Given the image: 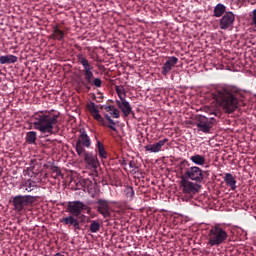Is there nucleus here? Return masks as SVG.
Here are the masks:
<instances>
[{
  "label": "nucleus",
  "mask_w": 256,
  "mask_h": 256,
  "mask_svg": "<svg viewBox=\"0 0 256 256\" xmlns=\"http://www.w3.org/2000/svg\"><path fill=\"white\" fill-rule=\"evenodd\" d=\"M214 98L225 113L228 114L245 105L243 102L245 100V92L233 85H222L216 88Z\"/></svg>",
  "instance_id": "f257e3e1"
},
{
  "label": "nucleus",
  "mask_w": 256,
  "mask_h": 256,
  "mask_svg": "<svg viewBox=\"0 0 256 256\" xmlns=\"http://www.w3.org/2000/svg\"><path fill=\"white\" fill-rule=\"evenodd\" d=\"M59 114L53 112H36L32 116V125L34 129L40 131L45 137L55 133V126L59 123Z\"/></svg>",
  "instance_id": "f03ea898"
},
{
  "label": "nucleus",
  "mask_w": 256,
  "mask_h": 256,
  "mask_svg": "<svg viewBox=\"0 0 256 256\" xmlns=\"http://www.w3.org/2000/svg\"><path fill=\"white\" fill-rule=\"evenodd\" d=\"M179 169L181 173V177H185L189 181H194L195 183H203L205 179V175L203 174V170L199 168V166L190 167L189 161L182 160L179 163Z\"/></svg>",
  "instance_id": "7ed1b4c3"
},
{
  "label": "nucleus",
  "mask_w": 256,
  "mask_h": 256,
  "mask_svg": "<svg viewBox=\"0 0 256 256\" xmlns=\"http://www.w3.org/2000/svg\"><path fill=\"white\" fill-rule=\"evenodd\" d=\"M228 238L229 234L225 228H223L220 224H216L208 231L207 245L209 247H219V245H223Z\"/></svg>",
  "instance_id": "20e7f679"
},
{
  "label": "nucleus",
  "mask_w": 256,
  "mask_h": 256,
  "mask_svg": "<svg viewBox=\"0 0 256 256\" xmlns=\"http://www.w3.org/2000/svg\"><path fill=\"white\" fill-rule=\"evenodd\" d=\"M37 201V196L17 195L12 199V205L16 213H27L31 211L33 204Z\"/></svg>",
  "instance_id": "39448f33"
},
{
  "label": "nucleus",
  "mask_w": 256,
  "mask_h": 256,
  "mask_svg": "<svg viewBox=\"0 0 256 256\" xmlns=\"http://www.w3.org/2000/svg\"><path fill=\"white\" fill-rule=\"evenodd\" d=\"M85 147L86 149H89V147H91V138L89 137V135H87V132L83 130L80 132V135L78 136L75 145V150L79 157H81L83 153H85Z\"/></svg>",
  "instance_id": "423d86ee"
},
{
  "label": "nucleus",
  "mask_w": 256,
  "mask_h": 256,
  "mask_svg": "<svg viewBox=\"0 0 256 256\" xmlns=\"http://www.w3.org/2000/svg\"><path fill=\"white\" fill-rule=\"evenodd\" d=\"M180 185L184 195H189L190 197L199 193V189H201V185L197 184V182H191L185 177H181Z\"/></svg>",
  "instance_id": "0eeeda50"
},
{
  "label": "nucleus",
  "mask_w": 256,
  "mask_h": 256,
  "mask_svg": "<svg viewBox=\"0 0 256 256\" xmlns=\"http://www.w3.org/2000/svg\"><path fill=\"white\" fill-rule=\"evenodd\" d=\"M97 212L102 215L104 219L111 218V202L106 199H98L96 201Z\"/></svg>",
  "instance_id": "6e6552de"
},
{
  "label": "nucleus",
  "mask_w": 256,
  "mask_h": 256,
  "mask_svg": "<svg viewBox=\"0 0 256 256\" xmlns=\"http://www.w3.org/2000/svg\"><path fill=\"white\" fill-rule=\"evenodd\" d=\"M214 123L215 118H207L200 115L196 121V126L199 128V131H202V133H210L211 129H213Z\"/></svg>",
  "instance_id": "1a4fd4ad"
},
{
  "label": "nucleus",
  "mask_w": 256,
  "mask_h": 256,
  "mask_svg": "<svg viewBox=\"0 0 256 256\" xmlns=\"http://www.w3.org/2000/svg\"><path fill=\"white\" fill-rule=\"evenodd\" d=\"M83 209H87V204L79 200L68 202L67 212L74 217H79L83 213Z\"/></svg>",
  "instance_id": "9d476101"
},
{
  "label": "nucleus",
  "mask_w": 256,
  "mask_h": 256,
  "mask_svg": "<svg viewBox=\"0 0 256 256\" xmlns=\"http://www.w3.org/2000/svg\"><path fill=\"white\" fill-rule=\"evenodd\" d=\"M234 23H235V14H233V12H225L219 21V27L223 31H226V29H229V27H233Z\"/></svg>",
  "instance_id": "9b49d317"
},
{
  "label": "nucleus",
  "mask_w": 256,
  "mask_h": 256,
  "mask_svg": "<svg viewBox=\"0 0 256 256\" xmlns=\"http://www.w3.org/2000/svg\"><path fill=\"white\" fill-rule=\"evenodd\" d=\"M177 63H179V58L175 56L168 57L161 67V74L164 75V77H167L171 71H173V67H175Z\"/></svg>",
  "instance_id": "f8f14e48"
},
{
  "label": "nucleus",
  "mask_w": 256,
  "mask_h": 256,
  "mask_svg": "<svg viewBox=\"0 0 256 256\" xmlns=\"http://www.w3.org/2000/svg\"><path fill=\"white\" fill-rule=\"evenodd\" d=\"M116 105L122 111L124 117H129L130 115L135 117V112H133V108L127 99L122 98V100H116Z\"/></svg>",
  "instance_id": "ddd939ff"
},
{
  "label": "nucleus",
  "mask_w": 256,
  "mask_h": 256,
  "mask_svg": "<svg viewBox=\"0 0 256 256\" xmlns=\"http://www.w3.org/2000/svg\"><path fill=\"white\" fill-rule=\"evenodd\" d=\"M77 216H67L60 219V223L66 225L67 227H72L74 231H81V223L79 219L76 218Z\"/></svg>",
  "instance_id": "4468645a"
},
{
  "label": "nucleus",
  "mask_w": 256,
  "mask_h": 256,
  "mask_svg": "<svg viewBox=\"0 0 256 256\" xmlns=\"http://www.w3.org/2000/svg\"><path fill=\"white\" fill-rule=\"evenodd\" d=\"M82 155L84 157V163H86L88 167H91L92 169H97V167H99V159H97V154H94L93 152H86V150H84Z\"/></svg>",
  "instance_id": "2eb2a0df"
},
{
  "label": "nucleus",
  "mask_w": 256,
  "mask_h": 256,
  "mask_svg": "<svg viewBox=\"0 0 256 256\" xmlns=\"http://www.w3.org/2000/svg\"><path fill=\"white\" fill-rule=\"evenodd\" d=\"M169 139L164 138L163 140L158 141L154 144H148L144 146L145 151H148L149 153H159L161 149L164 147L165 143H168Z\"/></svg>",
  "instance_id": "dca6fc26"
},
{
  "label": "nucleus",
  "mask_w": 256,
  "mask_h": 256,
  "mask_svg": "<svg viewBox=\"0 0 256 256\" xmlns=\"http://www.w3.org/2000/svg\"><path fill=\"white\" fill-rule=\"evenodd\" d=\"M49 39H53L54 41H63L65 39V31L59 29V24L53 26L52 35Z\"/></svg>",
  "instance_id": "f3484780"
},
{
  "label": "nucleus",
  "mask_w": 256,
  "mask_h": 256,
  "mask_svg": "<svg viewBox=\"0 0 256 256\" xmlns=\"http://www.w3.org/2000/svg\"><path fill=\"white\" fill-rule=\"evenodd\" d=\"M83 73H84V81L82 82V85H84V87L88 91H91V85L93 84V80L95 79L93 70H89Z\"/></svg>",
  "instance_id": "a211bd4d"
},
{
  "label": "nucleus",
  "mask_w": 256,
  "mask_h": 256,
  "mask_svg": "<svg viewBox=\"0 0 256 256\" xmlns=\"http://www.w3.org/2000/svg\"><path fill=\"white\" fill-rule=\"evenodd\" d=\"M224 183H226L227 187H230L231 191H235L237 189V180L231 173H226L224 175Z\"/></svg>",
  "instance_id": "6ab92c4d"
},
{
  "label": "nucleus",
  "mask_w": 256,
  "mask_h": 256,
  "mask_svg": "<svg viewBox=\"0 0 256 256\" xmlns=\"http://www.w3.org/2000/svg\"><path fill=\"white\" fill-rule=\"evenodd\" d=\"M78 59V63H80V65H82L83 67V73L87 72V71H93V66L91 65V63H89V60H87V58H85V56H83V54H79L77 56Z\"/></svg>",
  "instance_id": "aec40b11"
},
{
  "label": "nucleus",
  "mask_w": 256,
  "mask_h": 256,
  "mask_svg": "<svg viewBox=\"0 0 256 256\" xmlns=\"http://www.w3.org/2000/svg\"><path fill=\"white\" fill-rule=\"evenodd\" d=\"M102 109H104L106 113H109L114 119H119V117H121V112L113 105H104L102 106Z\"/></svg>",
  "instance_id": "412c9836"
},
{
  "label": "nucleus",
  "mask_w": 256,
  "mask_h": 256,
  "mask_svg": "<svg viewBox=\"0 0 256 256\" xmlns=\"http://www.w3.org/2000/svg\"><path fill=\"white\" fill-rule=\"evenodd\" d=\"M95 139H96V150L99 157L101 159H107V157H109V154L107 153V150H105V145L102 144L100 140H97V137H95Z\"/></svg>",
  "instance_id": "4be33fe9"
},
{
  "label": "nucleus",
  "mask_w": 256,
  "mask_h": 256,
  "mask_svg": "<svg viewBox=\"0 0 256 256\" xmlns=\"http://www.w3.org/2000/svg\"><path fill=\"white\" fill-rule=\"evenodd\" d=\"M17 60V56L12 54L0 56V65H11L17 63Z\"/></svg>",
  "instance_id": "5701e85b"
},
{
  "label": "nucleus",
  "mask_w": 256,
  "mask_h": 256,
  "mask_svg": "<svg viewBox=\"0 0 256 256\" xmlns=\"http://www.w3.org/2000/svg\"><path fill=\"white\" fill-rule=\"evenodd\" d=\"M106 121H108V123H110V125H107L108 129H111V137H117V128L115 127V121L113 119H111V116H109V114H105L104 115Z\"/></svg>",
  "instance_id": "b1692460"
},
{
  "label": "nucleus",
  "mask_w": 256,
  "mask_h": 256,
  "mask_svg": "<svg viewBox=\"0 0 256 256\" xmlns=\"http://www.w3.org/2000/svg\"><path fill=\"white\" fill-rule=\"evenodd\" d=\"M225 11H227V7L225 5L221 3L217 4L213 10L214 17H223L226 13Z\"/></svg>",
  "instance_id": "393cba45"
},
{
  "label": "nucleus",
  "mask_w": 256,
  "mask_h": 256,
  "mask_svg": "<svg viewBox=\"0 0 256 256\" xmlns=\"http://www.w3.org/2000/svg\"><path fill=\"white\" fill-rule=\"evenodd\" d=\"M22 189H25L28 193L37 189V182L29 179L24 184H22Z\"/></svg>",
  "instance_id": "a878e982"
},
{
  "label": "nucleus",
  "mask_w": 256,
  "mask_h": 256,
  "mask_svg": "<svg viewBox=\"0 0 256 256\" xmlns=\"http://www.w3.org/2000/svg\"><path fill=\"white\" fill-rule=\"evenodd\" d=\"M190 161H192V163H194L195 165L203 166L205 165L207 160L205 159V156L195 154L194 156L190 157Z\"/></svg>",
  "instance_id": "bb28decb"
},
{
  "label": "nucleus",
  "mask_w": 256,
  "mask_h": 256,
  "mask_svg": "<svg viewBox=\"0 0 256 256\" xmlns=\"http://www.w3.org/2000/svg\"><path fill=\"white\" fill-rule=\"evenodd\" d=\"M26 143L29 145H36L37 143V132L30 131L26 133Z\"/></svg>",
  "instance_id": "cd10ccee"
},
{
  "label": "nucleus",
  "mask_w": 256,
  "mask_h": 256,
  "mask_svg": "<svg viewBox=\"0 0 256 256\" xmlns=\"http://www.w3.org/2000/svg\"><path fill=\"white\" fill-rule=\"evenodd\" d=\"M89 231L90 233H99L101 231V223L97 220L90 221Z\"/></svg>",
  "instance_id": "c85d7f7f"
},
{
  "label": "nucleus",
  "mask_w": 256,
  "mask_h": 256,
  "mask_svg": "<svg viewBox=\"0 0 256 256\" xmlns=\"http://www.w3.org/2000/svg\"><path fill=\"white\" fill-rule=\"evenodd\" d=\"M115 91L119 97V100L125 99L127 97V91H125V86H115Z\"/></svg>",
  "instance_id": "c756f323"
},
{
  "label": "nucleus",
  "mask_w": 256,
  "mask_h": 256,
  "mask_svg": "<svg viewBox=\"0 0 256 256\" xmlns=\"http://www.w3.org/2000/svg\"><path fill=\"white\" fill-rule=\"evenodd\" d=\"M124 195L126 199H129V201H132L133 197H135V190H133L132 186H127L124 190Z\"/></svg>",
  "instance_id": "7c9ffc66"
},
{
  "label": "nucleus",
  "mask_w": 256,
  "mask_h": 256,
  "mask_svg": "<svg viewBox=\"0 0 256 256\" xmlns=\"http://www.w3.org/2000/svg\"><path fill=\"white\" fill-rule=\"evenodd\" d=\"M86 109L89 111V113L92 115L93 113H97L99 111V107L95 105L94 102H90L87 104Z\"/></svg>",
  "instance_id": "2f4dec72"
},
{
  "label": "nucleus",
  "mask_w": 256,
  "mask_h": 256,
  "mask_svg": "<svg viewBox=\"0 0 256 256\" xmlns=\"http://www.w3.org/2000/svg\"><path fill=\"white\" fill-rule=\"evenodd\" d=\"M86 109L89 111V113L92 115L93 113H97L99 111V107L95 105L94 102H90L87 104Z\"/></svg>",
  "instance_id": "473e14b6"
},
{
  "label": "nucleus",
  "mask_w": 256,
  "mask_h": 256,
  "mask_svg": "<svg viewBox=\"0 0 256 256\" xmlns=\"http://www.w3.org/2000/svg\"><path fill=\"white\" fill-rule=\"evenodd\" d=\"M51 172H52L53 179H57V177H59V175H61V170L57 166H52Z\"/></svg>",
  "instance_id": "72a5a7b5"
},
{
  "label": "nucleus",
  "mask_w": 256,
  "mask_h": 256,
  "mask_svg": "<svg viewBox=\"0 0 256 256\" xmlns=\"http://www.w3.org/2000/svg\"><path fill=\"white\" fill-rule=\"evenodd\" d=\"M93 85L94 87L100 88L103 87V80H101V78H94L92 80V84H90V86Z\"/></svg>",
  "instance_id": "f704fd0d"
},
{
  "label": "nucleus",
  "mask_w": 256,
  "mask_h": 256,
  "mask_svg": "<svg viewBox=\"0 0 256 256\" xmlns=\"http://www.w3.org/2000/svg\"><path fill=\"white\" fill-rule=\"evenodd\" d=\"M91 115L95 119V121H99V122L103 121V117H101V114H99V110Z\"/></svg>",
  "instance_id": "c9c22d12"
},
{
  "label": "nucleus",
  "mask_w": 256,
  "mask_h": 256,
  "mask_svg": "<svg viewBox=\"0 0 256 256\" xmlns=\"http://www.w3.org/2000/svg\"><path fill=\"white\" fill-rule=\"evenodd\" d=\"M252 23H253V25H255V27H256V9L253 10Z\"/></svg>",
  "instance_id": "e433bc0d"
},
{
  "label": "nucleus",
  "mask_w": 256,
  "mask_h": 256,
  "mask_svg": "<svg viewBox=\"0 0 256 256\" xmlns=\"http://www.w3.org/2000/svg\"><path fill=\"white\" fill-rule=\"evenodd\" d=\"M129 167H130V169H135L137 167L136 164H135V161L131 160L129 162Z\"/></svg>",
  "instance_id": "4c0bfd02"
},
{
  "label": "nucleus",
  "mask_w": 256,
  "mask_h": 256,
  "mask_svg": "<svg viewBox=\"0 0 256 256\" xmlns=\"http://www.w3.org/2000/svg\"><path fill=\"white\" fill-rule=\"evenodd\" d=\"M83 211H87V214L91 215V207L86 205V208H84Z\"/></svg>",
  "instance_id": "58836bf2"
},
{
  "label": "nucleus",
  "mask_w": 256,
  "mask_h": 256,
  "mask_svg": "<svg viewBox=\"0 0 256 256\" xmlns=\"http://www.w3.org/2000/svg\"><path fill=\"white\" fill-rule=\"evenodd\" d=\"M3 175V166H0V177Z\"/></svg>",
  "instance_id": "ea45409f"
},
{
  "label": "nucleus",
  "mask_w": 256,
  "mask_h": 256,
  "mask_svg": "<svg viewBox=\"0 0 256 256\" xmlns=\"http://www.w3.org/2000/svg\"><path fill=\"white\" fill-rule=\"evenodd\" d=\"M122 165H127V162L125 160H123Z\"/></svg>",
  "instance_id": "a19ab883"
},
{
  "label": "nucleus",
  "mask_w": 256,
  "mask_h": 256,
  "mask_svg": "<svg viewBox=\"0 0 256 256\" xmlns=\"http://www.w3.org/2000/svg\"><path fill=\"white\" fill-rule=\"evenodd\" d=\"M213 115H217V113H216V112H214V113H213Z\"/></svg>",
  "instance_id": "79ce46f5"
}]
</instances>
